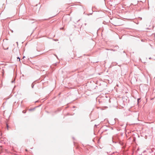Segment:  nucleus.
Listing matches in <instances>:
<instances>
[{
  "label": "nucleus",
  "mask_w": 155,
  "mask_h": 155,
  "mask_svg": "<svg viewBox=\"0 0 155 155\" xmlns=\"http://www.w3.org/2000/svg\"><path fill=\"white\" fill-rule=\"evenodd\" d=\"M23 113H25V112H24V111H23Z\"/></svg>",
  "instance_id": "0eeeda50"
},
{
  "label": "nucleus",
  "mask_w": 155,
  "mask_h": 155,
  "mask_svg": "<svg viewBox=\"0 0 155 155\" xmlns=\"http://www.w3.org/2000/svg\"><path fill=\"white\" fill-rule=\"evenodd\" d=\"M36 51H38V49H37L36 50H35V51H34V52H35Z\"/></svg>",
  "instance_id": "39448f33"
},
{
  "label": "nucleus",
  "mask_w": 155,
  "mask_h": 155,
  "mask_svg": "<svg viewBox=\"0 0 155 155\" xmlns=\"http://www.w3.org/2000/svg\"><path fill=\"white\" fill-rule=\"evenodd\" d=\"M7 127H8V125H7Z\"/></svg>",
  "instance_id": "f8f14e48"
},
{
  "label": "nucleus",
  "mask_w": 155,
  "mask_h": 155,
  "mask_svg": "<svg viewBox=\"0 0 155 155\" xmlns=\"http://www.w3.org/2000/svg\"><path fill=\"white\" fill-rule=\"evenodd\" d=\"M154 150V149L153 148H152L151 149H150L149 150V152L150 153H152L153 152Z\"/></svg>",
  "instance_id": "f257e3e1"
},
{
  "label": "nucleus",
  "mask_w": 155,
  "mask_h": 155,
  "mask_svg": "<svg viewBox=\"0 0 155 155\" xmlns=\"http://www.w3.org/2000/svg\"><path fill=\"white\" fill-rule=\"evenodd\" d=\"M20 61V58L19 57H18L17 58V61Z\"/></svg>",
  "instance_id": "f03ea898"
},
{
  "label": "nucleus",
  "mask_w": 155,
  "mask_h": 155,
  "mask_svg": "<svg viewBox=\"0 0 155 155\" xmlns=\"http://www.w3.org/2000/svg\"><path fill=\"white\" fill-rule=\"evenodd\" d=\"M140 98H139L137 99V102L138 103V104L139 103L140 101Z\"/></svg>",
  "instance_id": "7ed1b4c3"
},
{
  "label": "nucleus",
  "mask_w": 155,
  "mask_h": 155,
  "mask_svg": "<svg viewBox=\"0 0 155 155\" xmlns=\"http://www.w3.org/2000/svg\"><path fill=\"white\" fill-rule=\"evenodd\" d=\"M2 133H0V135L2 136Z\"/></svg>",
  "instance_id": "6e6552de"
},
{
  "label": "nucleus",
  "mask_w": 155,
  "mask_h": 155,
  "mask_svg": "<svg viewBox=\"0 0 155 155\" xmlns=\"http://www.w3.org/2000/svg\"><path fill=\"white\" fill-rule=\"evenodd\" d=\"M34 85L33 84H31V87H32V88H33V87H34Z\"/></svg>",
  "instance_id": "20e7f679"
},
{
  "label": "nucleus",
  "mask_w": 155,
  "mask_h": 155,
  "mask_svg": "<svg viewBox=\"0 0 155 155\" xmlns=\"http://www.w3.org/2000/svg\"><path fill=\"white\" fill-rule=\"evenodd\" d=\"M95 126H96V125H95Z\"/></svg>",
  "instance_id": "4468645a"
},
{
  "label": "nucleus",
  "mask_w": 155,
  "mask_h": 155,
  "mask_svg": "<svg viewBox=\"0 0 155 155\" xmlns=\"http://www.w3.org/2000/svg\"><path fill=\"white\" fill-rule=\"evenodd\" d=\"M55 41H58V40H55Z\"/></svg>",
  "instance_id": "9d476101"
},
{
  "label": "nucleus",
  "mask_w": 155,
  "mask_h": 155,
  "mask_svg": "<svg viewBox=\"0 0 155 155\" xmlns=\"http://www.w3.org/2000/svg\"><path fill=\"white\" fill-rule=\"evenodd\" d=\"M2 146H0V147L2 148Z\"/></svg>",
  "instance_id": "1a4fd4ad"
},
{
  "label": "nucleus",
  "mask_w": 155,
  "mask_h": 155,
  "mask_svg": "<svg viewBox=\"0 0 155 155\" xmlns=\"http://www.w3.org/2000/svg\"><path fill=\"white\" fill-rule=\"evenodd\" d=\"M123 52H124V53H125V51H123Z\"/></svg>",
  "instance_id": "ddd939ff"
},
{
  "label": "nucleus",
  "mask_w": 155,
  "mask_h": 155,
  "mask_svg": "<svg viewBox=\"0 0 155 155\" xmlns=\"http://www.w3.org/2000/svg\"><path fill=\"white\" fill-rule=\"evenodd\" d=\"M15 82V80H14V81H12V83H14Z\"/></svg>",
  "instance_id": "423d86ee"
},
{
  "label": "nucleus",
  "mask_w": 155,
  "mask_h": 155,
  "mask_svg": "<svg viewBox=\"0 0 155 155\" xmlns=\"http://www.w3.org/2000/svg\"><path fill=\"white\" fill-rule=\"evenodd\" d=\"M36 54V55H38V54Z\"/></svg>",
  "instance_id": "9b49d317"
}]
</instances>
